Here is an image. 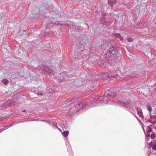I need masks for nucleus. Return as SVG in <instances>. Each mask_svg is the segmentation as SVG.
<instances>
[{
    "mask_svg": "<svg viewBox=\"0 0 156 156\" xmlns=\"http://www.w3.org/2000/svg\"><path fill=\"white\" fill-rule=\"evenodd\" d=\"M58 129L59 130H60V131L61 132V129Z\"/></svg>",
    "mask_w": 156,
    "mask_h": 156,
    "instance_id": "obj_31",
    "label": "nucleus"
},
{
    "mask_svg": "<svg viewBox=\"0 0 156 156\" xmlns=\"http://www.w3.org/2000/svg\"><path fill=\"white\" fill-rule=\"evenodd\" d=\"M147 109L149 112L150 115H151V112L152 111V108L151 105H147Z\"/></svg>",
    "mask_w": 156,
    "mask_h": 156,
    "instance_id": "obj_15",
    "label": "nucleus"
},
{
    "mask_svg": "<svg viewBox=\"0 0 156 156\" xmlns=\"http://www.w3.org/2000/svg\"><path fill=\"white\" fill-rule=\"evenodd\" d=\"M132 28L135 29H140L144 28L146 26H144L143 24H138L133 20H132L131 22L130 25V26Z\"/></svg>",
    "mask_w": 156,
    "mask_h": 156,
    "instance_id": "obj_3",
    "label": "nucleus"
},
{
    "mask_svg": "<svg viewBox=\"0 0 156 156\" xmlns=\"http://www.w3.org/2000/svg\"><path fill=\"white\" fill-rule=\"evenodd\" d=\"M117 51L115 49L114 47L110 48L109 50L107 51L106 55L108 56L109 58H112L115 57Z\"/></svg>",
    "mask_w": 156,
    "mask_h": 156,
    "instance_id": "obj_4",
    "label": "nucleus"
},
{
    "mask_svg": "<svg viewBox=\"0 0 156 156\" xmlns=\"http://www.w3.org/2000/svg\"><path fill=\"white\" fill-rule=\"evenodd\" d=\"M151 130H152L151 129L150 127H149L148 128L147 132L148 133H150L151 132Z\"/></svg>",
    "mask_w": 156,
    "mask_h": 156,
    "instance_id": "obj_23",
    "label": "nucleus"
},
{
    "mask_svg": "<svg viewBox=\"0 0 156 156\" xmlns=\"http://www.w3.org/2000/svg\"><path fill=\"white\" fill-rule=\"evenodd\" d=\"M25 111H26V110H23V111H22V112H25Z\"/></svg>",
    "mask_w": 156,
    "mask_h": 156,
    "instance_id": "obj_28",
    "label": "nucleus"
},
{
    "mask_svg": "<svg viewBox=\"0 0 156 156\" xmlns=\"http://www.w3.org/2000/svg\"><path fill=\"white\" fill-rule=\"evenodd\" d=\"M146 136H147V137H149V134H147V135Z\"/></svg>",
    "mask_w": 156,
    "mask_h": 156,
    "instance_id": "obj_25",
    "label": "nucleus"
},
{
    "mask_svg": "<svg viewBox=\"0 0 156 156\" xmlns=\"http://www.w3.org/2000/svg\"><path fill=\"white\" fill-rule=\"evenodd\" d=\"M116 1L115 0H109L108 3L111 6H112L114 5L115 4Z\"/></svg>",
    "mask_w": 156,
    "mask_h": 156,
    "instance_id": "obj_13",
    "label": "nucleus"
},
{
    "mask_svg": "<svg viewBox=\"0 0 156 156\" xmlns=\"http://www.w3.org/2000/svg\"><path fill=\"white\" fill-rule=\"evenodd\" d=\"M102 19H103L104 20H105V19L103 18Z\"/></svg>",
    "mask_w": 156,
    "mask_h": 156,
    "instance_id": "obj_33",
    "label": "nucleus"
},
{
    "mask_svg": "<svg viewBox=\"0 0 156 156\" xmlns=\"http://www.w3.org/2000/svg\"><path fill=\"white\" fill-rule=\"evenodd\" d=\"M68 150V151H69L70 152L72 151V149L70 145L67 146Z\"/></svg>",
    "mask_w": 156,
    "mask_h": 156,
    "instance_id": "obj_21",
    "label": "nucleus"
},
{
    "mask_svg": "<svg viewBox=\"0 0 156 156\" xmlns=\"http://www.w3.org/2000/svg\"><path fill=\"white\" fill-rule=\"evenodd\" d=\"M116 94V92L113 90L111 89L109 90H107L105 92V94H104L103 96L104 98H103L102 96H101L99 98L98 100L97 98H95V101H100L101 104H102L103 102H104V103H106L107 101H106V100H103V99L105 98L104 97L105 96V95L109 96L111 97L112 98H113L115 97Z\"/></svg>",
    "mask_w": 156,
    "mask_h": 156,
    "instance_id": "obj_1",
    "label": "nucleus"
},
{
    "mask_svg": "<svg viewBox=\"0 0 156 156\" xmlns=\"http://www.w3.org/2000/svg\"><path fill=\"white\" fill-rule=\"evenodd\" d=\"M148 122H149L151 123L152 124H155L156 122V121H152V120H151V119H148Z\"/></svg>",
    "mask_w": 156,
    "mask_h": 156,
    "instance_id": "obj_19",
    "label": "nucleus"
},
{
    "mask_svg": "<svg viewBox=\"0 0 156 156\" xmlns=\"http://www.w3.org/2000/svg\"><path fill=\"white\" fill-rule=\"evenodd\" d=\"M113 35L115 37L119 38L120 40H123V38L121 36L120 34L119 33H113Z\"/></svg>",
    "mask_w": 156,
    "mask_h": 156,
    "instance_id": "obj_12",
    "label": "nucleus"
},
{
    "mask_svg": "<svg viewBox=\"0 0 156 156\" xmlns=\"http://www.w3.org/2000/svg\"><path fill=\"white\" fill-rule=\"evenodd\" d=\"M149 144L148 149L151 150V146L153 149L156 151V140H154L153 141L149 143Z\"/></svg>",
    "mask_w": 156,
    "mask_h": 156,
    "instance_id": "obj_8",
    "label": "nucleus"
},
{
    "mask_svg": "<svg viewBox=\"0 0 156 156\" xmlns=\"http://www.w3.org/2000/svg\"><path fill=\"white\" fill-rule=\"evenodd\" d=\"M101 77L103 78H108L118 77V75H117L115 76L114 74H112V73H103L101 75Z\"/></svg>",
    "mask_w": 156,
    "mask_h": 156,
    "instance_id": "obj_5",
    "label": "nucleus"
},
{
    "mask_svg": "<svg viewBox=\"0 0 156 156\" xmlns=\"http://www.w3.org/2000/svg\"><path fill=\"white\" fill-rule=\"evenodd\" d=\"M35 93L37 94L38 95H42L43 94L42 92L41 91H38L36 90Z\"/></svg>",
    "mask_w": 156,
    "mask_h": 156,
    "instance_id": "obj_17",
    "label": "nucleus"
},
{
    "mask_svg": "<svg viewBox=\"0 0 156 156\" xmlns=\"http://www.w3.org/2000/svg\"><path fill=\"white\" fill-rule=\"evenodd\" d=\"M150 154H149V153H148V156H149V155H150Z\"/></svg>",
    "mask_w": 156,
    "mask_h": 156,
    "instance_id": "obj_29",
    "label": "nucleus"
},
{
    "mask_svg": "<svg viewBox=\"0 0 156 156\" xmlns=\"http://www.w3.org/2000/svg\"><path fill=\"white\" fill-rule=\"evenodd\" d=\"M9 127V126H6V128H4L3 127L2 128H1L0 129V133L1 132H2L4 130H5V129L8 128Z\"/></svg>",
    "mask_w": 156,
    "mask_h": 156,
    "instance_id": "obj_20",
    "label": "nucleus"
},
{
    "mask_svg": "<svg viewBox=\"0 0 156 156\" xmlns=\"http://www.w3.org/2000/svg\"><path fill=\"white\" fill-rule=\"evenodd\" d=\"M137 114L139 117H140L142 119H144V116L141 109L140 107H137L136 108Z\"/></svg>",
    "mask_w": 156,
    "mask_h": 156,
    "instance_id": "obj_9",
    "label": "nucleus"
},
{
    "mask_svg": "<svg viewBox=\"0 0 156 156\" xmlns=\"http://www.w3.org/2000/svg\"><path fill=\"white\" fill-rule=\"evenodd\" d=\"M119 72H120V71H117V73H119Z\"/></svg>",
    "mask_w": 156,
    "mask_h": 156,
    "instance_id": "obj_32",
    "label": "nucleus"
},
{
    "mask_svg": "<svg viewBox=\"0 0 156 156\" xmlns=\"http://www.w3.org/2000/svg\"><path fill=\"white\" fill-rule=\"evenodd\" d=\"M39 9L38 8H36L33 11V12L34 14H37L39 12Z\"/></svg>",
    "mask_w": 156,
    "mask_h": 156,
    "instance_id": "obj_16",
    "label": "nucleus"
},
{
    "mask_svg": "<svg viewBox=\"0 0 156 156\" xmlns=\"http://www.w3.org/2000/svg\"><path fill=\"white\" fill-rule=\"evenodd\" d=\"M155 137V135L154 134H152L151 135L150 137L152 139H154Z\"/></svg>",
    "mask_w": 156,
    "mask_h": 156,
    "instance_id": "obj_22",
    "label": "nucleus"
},
{
    "mask_svg": "<svg viewBox=\"0 0 156 156\" xmlns=\"http://www.w3.org/2000/svg\"><path fill=\"white\" fill-rule=\"evenodd\" d=\"M92 88L91 87H90V89H92Z\"/></svg>",
    "mask_w": 156,
    "mask_h": 156,
    "instance_id": "obj_30",
    "label": "nucleus"
},
{
    "mask_svg": "<svg viewBox=\"0 0 156 156\" xmlns=\"http://www.w3.org/2000/svg\"><path fill=\"white\" fill-rule=\"evenodd\" d=\"M62 133L63 136L65 137H67L69 134V132L67 130L64 131L63 132H62Z\"/></svg>",
    "mask_w": 156,
    "mask_h": 156,
    "instance_id": "obj_14",
    "label": "nucleus"
},
{
    "mask_svg": "<svg viewBox=\"0 0 156 156\" xmlns=\"http://www.w3.org/2000/svg\"><path fill=\"white\" fill-rule=\"evenodd\" d=\"M136 117L137 119H138V118L135 115H134Z\"/></svg>",
    "mask_w": 156,
    "mask_h": 156,
    "instance_id": "obj_26",
    "label": "nucleus"
},
{
    "mask_svg": "<svg viewBox=\"0 0 156 156\" xmlns=\"http://www.w3.org/2000/svg\"><path fill=\"white\" fill-rule=\"evenodd\" d=\"M55 24L56 25H58L59 26H67L69 27H71V25H69V24L68 23H64L62 24V23L58 21H56L55 22Z\"/></svg>",
    "mask_w": 156,
    "mask_h": 156,
    "instance_id": "obj_11",
    "label": "nucleus"
},
{
    "mask_svg": "<svg viewBox=\"0 0 156 156\" xmlns=\"http://www.w3.org/2000/svg\"><path fill=\"white\" fill-rule=\"evenodd\" d=\"M103 15L104 16H105V13H103Z\"/></svg>",
    "mask_w": 156,
    "mask_h": 156,
    "instance_id": "obj_27",
    "label": "nucleus"
},
{
    "mask_svg": "<svg viewBox=\"0 0 156 156\" xmlns=\"http://www.w3.org/2000/svg\"><path fill=\"white\" fill-rule=\"evenodd\" d=\"M41 68V69H43L45 72L48 73L50 75H52L53 76L55 74L54 72L53 71L52 69L49 68L46 65H43Z\"/></svg>",
    "mask_w": 156,
    "mask_h": 156,
    "instance_id": "obj_6",
    "label": "nucleus"
},
{
    "mask_svg": "<svg viewBox=\"0 0 156 156\" xmlns=\"http://www.w3.org/2000/svg\"><path fill=\"white\" fill-rule=\"evenodd\" d=\"M2 83L6 85L8 83V81L6 79H4L3 80Z\"/></svg>",
    "mask_w": 156,
    "mask_h": 156,
    "instance_id": "obj_18",
    "label": "nucleus"
},
{
    "mask_svg": "<svg viewBox=\"0 0 156 156\" xmlns=\"http://www.w3.org/2000/svg\"><path fill=\"white\" fill-rule=\"evenodd\" d=\"M73 101V100H72V101Z\"/></svg>",
    "mask_w": 156,
    "mask_h": 156,
    "instance_id": "obj_35",
    "label": "nucleus"
},
{
    "mask_svg": "<svg viewBox=\"0 0 156 156\" xmlns=\"http://www.w3.org/2000/svg\"><path fill=\"white\" fill-rule=\"evenodd\" d=\"M65 74L64 73H62L59 74L58 76L56 77L57 79V81L59 82L60 80H62L64 79Z\"/></svg>",
    "mask_w": 156,
    "mask_h": 156,
    "instance_id": "obj_10",
    "label": "nucleus"
},
{
    "mask_svg": "<svg viewBox=\"0 0 156 156\" xmlns=\"http://www.w3.org/2000/svg\"><path fill=\"white\" fill-rule=\"evenodd\" d=\"M73 99V100H74L75 99H75Z\"/></svg>",
    "mask_w": 156,
    "mask_h": 156,
    "instance_id": "obj_34",
    "label": "nucleus"
},
{
    "mask_svg": "<svg viewBox=\"0 0 156 156\" xmlns=\"http://www.w3.org/2000/svg\"><path fill=\"white\" fill-rule=\"evenodd\" d=\"M72 104L73 103H67L66 105H72ZM73 104L76 106V108H78V109H77V111L78 110H79L80 109L83 108L84 106V101H81V100L78 101L77 100L74 101Z\"/></svg>",
    "mask_w": 156,
    "mask_h": 156,
    "instance_id": "obj_2",
    "label": "nucleus"
},
{
    "mask_svg": "<svg viewBox=\"0 0 156 156\" xmlns=\"http://www.w3.org/2000/svg\"><path fill=\"white\" fill-rule=\"evenodd\" d=\"M128 40L129 42H131L133 41L132 38H129Z\"/></svg>",
    "mask_w": 156,
    "mask_h": 156,
    "instance_id": "obj_24",
    "label": "nucleus"
},
{
    "mask_svg": "<svg viewBox=\"0 0 156 156\" xmlns=\"http://www.w3.org/2000/svg\"><path fill=\"white\" fill-rule=\"evenodd\" d=\"M119 105L121 106H123L125 107H128L130 102L129 101H124L123 100H120L118 101Z\"/></svg>",
    "mask_w": 156,
    "mask_h": 156,
    "instance_id": "obj_7",
    "label": "nucleus"
}]
</instances>
